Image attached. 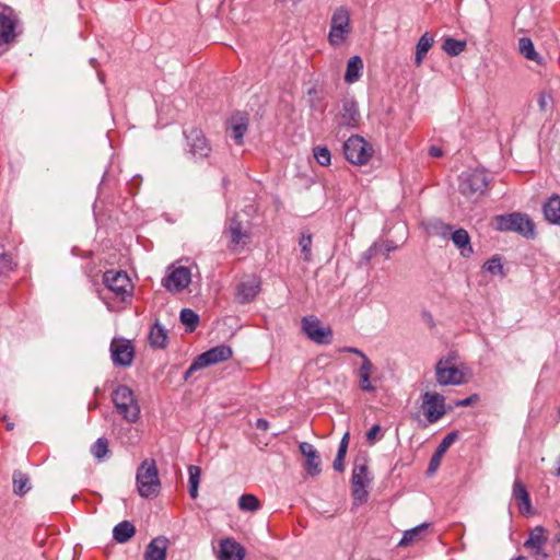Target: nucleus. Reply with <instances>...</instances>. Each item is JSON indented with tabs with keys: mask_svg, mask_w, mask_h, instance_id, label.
Here are the masks:
<instances>
[{
	"mask_svg": "<svg viewBox=\"0 0 560 560\" xmlns=\"http://www.w3.org/2000/svg\"><path fill=\"white\" fill-rule=\"evenodd\" d=\"M489 184V175L483 170L464 172L458 177L459 192L471 201H477L485 196Z\"/></svg>",
	"mask_w": 560,
	"mask_h": 560,
	"instance_id": "obj_1",
	"label": "nucleus"
},
{
	"mask_svg": "<svg viewBox=\"0 0 560 560\" xmlns=\"http://www.w3.org/2000/svg\"><path fill=\"white\" fill-rule=\"evenodd\" d=\"M137 487L142 498H154L159 494L161 482L154 459H144L137 469Z\"/></svg>",
	"mask_w": 560,
	"mask_h": 560,
	"instance_id": "obj_2",
	"label": "nucleus"
},
{
	"mask_svg": "<svg viewBox=\"0 0 560 560\" xmlns=\"http://www.w3.org/2000/svg\"><path fill=\"white\" fill-rule=\"evenodd\" d=\"M112 399L117 412L128 422L139 419L140 407L133 392L127 385H119L113 392Z\"/></svg>",
	"mask_w": 560,
	"mask_h": 560,
	"instance_id": "obj_3",
	"label": "nucleus"
},
{
	"mask_svg": "<svg viewBox=\"0 0 560 560\" xmlns=\"http://www.w3.org/2000/svg\"><path fill=\"white\" fill-rule=\"evenodd\" d=\"M495 229L502 232H515L523 236H534L535 225L527 214L513 212L494 218Z\"/></svg>",
	"mask_w": 560,
	"mask_h": 560,
	"instance_id": "obj_4",
	"label": "nucleus"
},
{
	"mask_svg": "<svg viewBox=\"0 0 560 560\" xmlns=\"http://www.w3.org/2000/svg\"><path fill=\"white\" fill-rule=\"evenodd\" d=\"M370 483L368 459L365 457L355 458L351 477V490L355 503L366 502L369 497L366 488Z\"/></svg>",
	"mask_w": 560,
	"mask_h": 560,
	"instance_id": "obj_5",
	"label": "nucleus"
},
{
	"mask_svg": "<svg viewBox=\"0 0 560 560\" xmlns=\"http://www.w3.org/2000/svg\"><path fill=\"white\" fill-rule=\"evenodd\" d=\"M233 354L232 349L229 346L220 345L211 348L210 350L199 354L190 364L188 370L184 374V378L188 380L194 375L195 372L207 368L212 364H217L230 359Z\"/></svg>",
	"mask_w": 560,
	"mask_h": 560,
	"instance_id": "obj_6",
	"label": "nucleus"
},
{
	"mask_svg": "<svg viewBox=\"0 0 560 560\" xmlns=\"http://www.w3.org/2000/svg\"><path fill=\"white\" fill-rule=\"evenodd\" d=\"M343 153L350 163L364 165L372 158L374 149L363 137L355 135L343 143Z\"/></svg>",
	"mask_w": 560,
	"mask_h": 560,
	"instance_id": "obj_7",
	"label": "nucleus"
},
{
	"mask_svg": "<svg viewBox=\"0 0 560 560\" xmlns=\"http://www.w3.org/2000/svg\"><path fill=\"white\" fill-rule=\"evenodd\" d=\"M351 32L350 12L346 7H338L330 20L328 42L331 46H340Z\"/></svg>",
	"mask_w": 560,
	"mask_h": 560,
	"instance_id": "obj_8",
	"label": "nucleus"
},
{
	"mask_svg": "<svg viewBox=\"0 0 560 560\" xmlns=\"http://www.w3.org/2000/svg\"><path fill=\"white\" fill-rule=\"evenodd\" d=\"M103 282L121 302L131 298L133 287L126 271L107 270L103 276Z\"/></svg>",
	"mask_w": 560,
	"mask_h": 560,
	"instance_id": "obj_9",
	"label": "nucleus"
},
{
	"mask_svg": "<svg viewBox=\"0 0 560 560\" xmlns=\"http://www.w3.org/2000/svg\"><path fill=\"white\" fill-rule=\"evenodd\" d=\"M455 355L441 358L435 365L436 382L442 386L464 383V373L454 363Z\"/></svg>",
	"mask_w": 560,
	"mask_h": 560,
	"instance_id": "obj_10",
	"label": "nucleus"
},
{
	"mask_svg": "<svg viewBox=\"0 0 560 560\" xmlns=\"http://www.w3.org/2000/svg\"><path fill=\"white\" fill-rule=\"evenodd\" d=\"M302 330L308 339L318 345H329L332 341V330L324 326L316 316H305L302 318Z\"/></svg>",
	"mask_w": 560,
	"mask_h": 560,
	"instance_id": "obj_11",
	"label": "nucleus"
},
{
	"mask_svg": "<svg viewBox=\"0 0 560 560\" xmlns=\"http://www.w3.org/2000/svg\"><path fill=\"white\" fill-rule=\"evenodd\" d=\"M421 409L429 423L438 422L446 413L444 396L425 392L422 395Z\"/></svg>",
	"mask_w": 560,
	"mask_h": 560,
	"instance_id": "obj_12",
	"label": "nucleus"
},
{
	"mask_svg": "<svg viewBox=\"0 0 560 560\" xmlns=\"http://www.w3.org/2000/svg\"><path fill=\"white\" fill-rule=\"evenodd\" d=\"M20 21L12 15L0 12V47H9L22 34Z\"/></svg>",
	"mask_w": 560,
	"mask_h": 560,
	"instance_id": "obj_13",
	"label": "nucleus"
},
{
	"mask_svg": "<svg viewBox=\"0 0 560 560\" xmlns=\"http://www.w3.org/2000/svg\"><path fill=\"white\" fill-rule=\"evenodd\" d=\"M188 152L197 160L208 158L211 147L200 129L192 128L185 133Z\"/></svg>",
	"mask_w": 560,
	"mask_h": 560,
	"instance_id": "obj_14",
	"label": "nucleus"
},
{
	"mask_svg": "<svg viewBox=\"0 0 560 560\" xmlns=\"http://www.w3.org/2000/svg\"><path fill=\"white\" fill-rule=\"evenodd\" d=\"M110 355L114 365L129 366L135 358V349L131 341L126 339H113L110 343Z\"/></svg>",
	"mask_w": 560,
	"mask_h": 560,
	"instance_id": "obj_15",
	"label": "nucleus"
},
{
	"mask_svg": "<svg viewBox=\"0 0 560 560\" xmlns=\"http://www.w3.org/2000/svg\"><path fill=\"white\" fill-rule=\"evenodd\" d=\"M361 115L359 112L358 103L353 98L342 100L341 109L336 117L337 126L358 128L360 125Z\"/></svg>",
	"mask_w": 560,
	"mask_h": 560,
	"instance_id": "obj_16",
	"label": "nucleus"
},
{
	"mask_svg": "<svg viewBox=\"0 0 560 560\" xmlns=\"http://www.w3.org/2000/svg\"><path fill=\"white\" fill-rule=\"evenodd\" d=\"M546 542V529L542 526H536L530 530L528 538L524 542V547L528 549L537 560H545L548 557L544 551Z\"/></svg>",
	"mask_w": 560,
	"mask_h": 560,
	"instance_id": "obj_17",
	"label": "nucleus"
},
{
	"mask_svg": "<svg viewBox=\"0 0 560 560\" xmlns=\"http://www.w3.org/2000/svg\"><path fill=\"white\" fill-rule=\"evenodd\" d=\"M450 234L452 242L459 249L463 257H469L472 255L474 249L470 244V236L465 229H457L453 231L452 225H445L442 235L445 237Z\"/></svg>",
	"mask_w": 560,
	"mask_h": 560,
	"instance_id": "obj_18",
	"label": "nucleus"
},
{
	"mask_svg": "<svg viewBox=\"0 0 560 560\" xmlns=\"http://www.w3.org/2000/svg\"><path fill=\"white\" fill-rule=\"evenodd\" d=\"M190 280V270L186 267H177L167 276L163 284L168 291L178 292L186 289Z\"/></svg>",
	"mask_w": 560,
	"mask_h": 560,
	"instance_id": "obj_19",
	"label": "nucleus"
},
{
	"mask_svg": "<svg viewBox=\"0 0 560 560\" xmlns=\"http://www.w3.org/2000/svg\"><path fill=\"white\" fill-rule=\"evenodd\" d=\"M300 452L305 456V470L306 472L314 477L320 474V457L316 448L307 442H302L299 445Z\"/></svg>",
	"mask_w": 560,
	"mask_h": 560,
	"instance_id": "obj_20",
	"label": "nucleus"
},
{
	"mask_svg": "<svg viewBox=\"0 0 560 560\" xmlns=\"http://www.w3.org/2000/svg\"><path fill=\"white\" fill-rule=\"evenodd\" d=\"M244 557V547L233 538H225L220 541L219 560H243Z\"/></svg>",
	"mask_w": 560,
	"mask_h": 560,
	"instance_id": "obj_21",
	"label": "nucleus"
},
{
	"mask_svg": "<svg viewBox=\"0 0 560 560\" xmlns=\"http://www.w3.org/2000/svg\"><path fill=\"white\" fill-rule=\"evenodd\" d=\"M458 439V432L452 431L450 432L438 445L434 454L432 455L429 467H428V474L433 475L439 466L441 465V459L443 455L446 453V451L451 447V445Z\"/></svg>",
	"mask_w": 560,
	"mask_h": 560,
	"instance_id": "obj_22",
	"label": "nucleus"
},
{
	"mask_svg": "<svg viewBox=\"0 0 560 560\" xmlns=\"http://www.w3.org/2000/svg\"><path fill=\"white\" fill-rule=\"evenodd\" d=\"M260 292V281L256 278L242 281L236 287V300L246 304L252 302Z\"/></svg>",
	"mask_w": 560,
	"mask_h": 560,
	"instance_id": "obj_23",
	"label": "nucleus"
},
{
	"mask_svg": "<svg viewBox=\"0 0 560 560\" xmlns=\"http://www.w3.org/2000/svg\"><path fill=\"white\" fill-rule=\"evenodd\" d=\"M512 498L517 503L520 513L523 515L532 514V502L526 486L520 479L513 483Z\"/></svg>",
	"mask_w": 560,
	"mask_h": 560,
	"instance_id": "obj_24",
	"label": "nucleus"
},
{
	"mask_svg": "<svg viewBox=\"0 0 560 560\" xmlns=\"http://www.w3.org/2000/svg\"><path fill=\"white\" fill-rule=\"evenodd\" d=\"M228 232L233 245L232 249L238 245L244 246L249 242L250 236L248 231L244 229L243 223L236 217L230 220Z\"/></svg>",
	"mask_w": 560,
	"mask_h": 560,
	"instance_id": "obj_25",
	"label": "nucleus"
},
{
	"mask_svg": "<svg viewBox=\"0 0 560 560\" xmlns=\"http://www.w3.org/2000/svg\"><path fill=\"white\" fill-rule=\"evenodd\" d=\"M168 539L164 536L153 538L147 546L144 560H165Z\"/></svg>",
	"mask_w": 560,
	"mask_h": 560,
	"instance_id": "obj_26",
	"label": "nucleus"
},
{
	"mask_svg": "<svg viewBox=\"0 0 560 560\" xmlns=\"http://www.w3.org/2000/svg\"><path fill=\"white\" fill-rule=\"evenodd\" d=\"M230 122L231 138L237 145H242L244 135L248 128V118L246 114L237 113L236 115H233Z\"/></svg>",
	"mask_w": 560,
	"mask_h": 560,
	"instance_id": "obj_27",
	"label": "nucleus"
},
{
	"mask_svg": "<svg viewBox=\"0 0 560 560\" xmlns=\"http://www.w3.org/2000/svg\"><path fill=\"white\" fill-rule=\"evenodd\" d=\"M374 372V365L371 360H364L358 371L359 388L362 392L374 393L376 387L371 383V375Z\"/></svg>",
	"mask_w": 560,
	"mask_h": 560,
	"instance_id": "obj_28",
	"label": "nucleus"
},
{
	"mask_svg": "<svg viewBox=\"0 0 560 560\" xmlns=\"http://www.w3.org/2000/svg\"><path fill=\"white\" fill-rule=\"evenodd\" d=\"M545 219L552 224H560V196L553 194L542 206Z\"/></svg>",
	"mask_w": 560,
	"mask_h": 560,
	"instance_id": "obj_29",
	"label": "nucleus"
},
{
	"mask_svg": "<svg viewBox=\"0 0 560 560\" xmlns=\"http://www.w3.org/2000/svg\"><path fill=\"white\" fill-rule=\"evenodd\" d=\"M13 493L18 497L25 495L32 488L31 478L22 470H14L12 475Z\"/></svg>",
	"mask_w": 560,
	"mask_h": 560,
	"instance_id": "obj_30",
	"label": "nucleus"
},
{
	"mask_svg": "<svg viewBox=\"0 0 560 560\" xmlns=\"http://www.w3.org/2000/svg\"><path fill=\"white\" fill-rule=\"evenodd\" d=\"M167 330L159 320H155L149 334L150 345L154 348L164 349L167 346Z\"/></svg>",
	"mask_w": 560,
	"mask_h": 560,
	"instance_id": "obj_31",
	"label": "nucleus"
},
{
	"mask_svg": "<svg viewBox=\"0 0 560 560\" xmlns=\"http://www.w3.org/2000/svg\"><path fill=\"white\" fill-rule=\"evenodd\" d=\"M136 534V527L129 521L118 523L113 529V538L118 544L129 541Z\"/></svg>",
	"mask_w": 560,
	"mask_h": 560,
	"instance_id": "obj_32",
	"label": "nucleus"
},
{
	"mask_svg": "<svg viewBox=\"0 0 560 560\" xmlns=\"http://www.w3.org/2000/svg\"><path fill=\"white\" fill-rule=\"evenodd\" d=\"M363 69V61L361 57L353 56L349 59L347 63V70L345 74V81L349 84L357 82Z\"/></svg>",
	"mask_w": 560,
	"mask_h": 560,
	"instance_id": "obj_33",
	"label": "nucleus"
},
{
	"mask_svg": "<svg viewBox=\"0 0 560 560\" xmlns=\"http://www.w3.org/2000/svg\"><path fill=\"white\" fill-rule=\"evenodd\" d=\"M434 43V37L430 33H424L420 39L417 43L416 46V57H415V63L417 66H420L428 54V51L431 49Z\"/></svg>",
	"mask_w": 560,
	"mask_h": 560,
	"instance_id": "obj_34",
	"label": "nucleus"
},
{
	"mask_svg": "<svg viewBox=\"0 0 560 560\" xmlns=\"http://www.w3.org/2000/svg\"><path fill=\"white\" fill-rule=\"evenodd\" d=\"M429 524L423 523L415 528L408 529L404 533L402 538L398 542L399 547L410 546L421 539L422 534L428 529Z\"/></svg>",
	"mask_w": 560,
	"mask_h": 560,
	"instance_id": "obj_35",
	"label": "nucleus"
},
{
	"mask_svg": "<svg viewBox=\"0 0 560 560\" xmlns=\"http://www.w3.org/2000/svg\"><path fill=\"white\" fill-rule=\"evenodd\" d=\"M520 52L528 60L540 61V57L535 50L534 44L529 37H522L518 40Z\"/></svg>",
	"mask_w": 560,
	"mask_h": 560,
	"instance_id": "obj_36",
	"label": "nucleus"
},
{
	"mask_svg": "<svg viewBox=\"0 0 560 560\" xmlns=\"http://www.w3.org/2000/svg\"><path fill=\"white\" fill-rule=\"evenodd\" d=\"M189 474V495L191 499H197L198 497V488L200 483L201 468L196 465H190L188 467Z\"/></svg>",
	"mask_w": 560,
	"mask_h": 560,
	"instance_id": "obj_37",
	"label": "nucleus"
},
{
	"mask_svg": "<svg viewBox=\"0 0 560 560\" xmlns=\"http://www.w3.org/2000/svg\"><path fill=\"white\" fill-rule=\"evenodd\" d=\"M90 451L95 459L98 462L104 460L110 453L108 440L106 438L97 439Z\"/></svg>",
	"mask_w": 560,
	"mask_h": 560,
	"instance_id": "obj_38",
	"label": "nucleus"
},
{
	"mask_svg": "<svg viewBox=\"0 0 560 560\" xmlns=\"http://www.w3.org/2000/svg\"><path fill=\"white\" fill-rule=\"evenodd\" d=\"M179 318L182 324L186 326V330L189 332H192L199 324L198 314L190 308H183L180 311Z\"/></svg>",
	"mask_w": 560,
	"mask_h": 560,
	"instance_id": "obj_39",
	"label": "nucleus"
},
{
	"mask_svg": "<svg viewBox=\"0 0 560 560\" xmlns=\"http://www.w3.org/2000/svg\"><path fill=\"white\" fill-rule=\"evenodd\" d=\"M465 40H457L452 37L445 38L442 45V49L450 56H458L465 50Z\"/></svg>",
	"mask_w": 560,
	"mask_h": 560,
	"instance_id": "obj_40",
	"label": "nucleus"
},
{
	"mask_svg": "<svg viewBox=\"0 0 560 560\" xmlns=\"http://www.w3.org/2000/svg\"><path fill=\"white\" fill-rule=\"evenodd\" d=\"M238 506L243 511L255 512L259 509L260 503L256 495L254 494H243L238 499Z\"/></svg>",
	"mask_w": 560,
	"mask_h": 560,
	"instance_id": "obj_41",
	"label": "nucleus"
},
{
	"mask_svg": "<svg viewBox=\"0 0 560 560\" xmlns=\"http://www.w3.org/2000/svg\"><path fill=\"white\" fill-rule=\"evenodd\" d=\"M483 269L492 275H504L503 265L499 255H494L488 259L483 265Z\"/></svg>",
	"mask_w": 560,
	"mask_h": 560,
	"instance_id": "obj_42",
	"label": "nucleus"
},
{
	"mask_svg": "<svg viewBox=\"0 0 560 560\" xmlns=\"http://www.w3.org/2000/svg\"><path fill=\"white\" fill-rule=\"evenodd\" d=\"M313 154L317 163L322 166H328L331 161V154L327 147H315Z\"/></svg>",
	"mask_w": 560,
	"mask_h": 560,
	"instance_id": "obj_43",
	"label": "nucleus"
},
{
	"mask_svg": "<svg viewBox=\"0 0 560 560\" xmlns=\"http://www.w3.org/2000/svg\"><path fill=\"white\" fill-rule=\"evenodd\" d=\"M299 245L301 247V252L304 255V260L310 261L312 258V234L307 232H303L299 240Z\"/></svg>",
	"mask_w": 560,
	"mask_h": 560,
	"instance_id": "obj_44",
	"label": "nucleus"
},
{
	"mask_svg": "<svg viewBox=\"0 0 560 560\" xmlns=\"http://www.w3.org/2000/svg\"><path fill=\"white\" fill-rule=\"evenodd\" d=\"M15 264L8 254H0V276L14 270Z\"/></svg>",
	"mask_w": 560,
	"mask_h": 560,
	"instance_id": "obj_45",
	"label": "nucleus"
},
{
	"mask_svg": "<svg viewBox=\"0 0 560 560\" xmlns=\"http://www.w3.org/2000/svg\"><path fill=\"white\" fill-rule=\"evenodd\" d=\"M347 455V451L339 450L337 452L336 458L332 463V467L336 471L342 472L345 470V458Z\"/></svg>",
	"mask_w": 560,
	"mask_h": 560,
	"instance_id": "obj_46",
	"label": "nucleus"
},
{
	"mask_svg": "<svg viewBox=\"0 0 560 560\" xmlns=\"http://www.w3.org/2000/svg\"><path fill=\"white\" fill-rule=\"evenodd\" d=\"M381 432V425L374 424L372 428L366 432V440L370 444H374L377 434Z\"/></svg>",
	"mask_w": 560,
	"mask_h": 560,
	"instance_id": "obj_47",
	"label": "nucleus"
},
{
	"mask_svg": "<svg viewBox=\"0 0 560 560\" xmlns=\"http://www.w3.org/2000/svg\"><path fill=\"white\" fill-rule=\"evenodd\" d=\"M551 101H552V98L550 95H548L546 93H541L538 98V105H539L540 109L544 112L547 110L551 104Z\"/></svg>",
	"mask_w": 560,
	"mask_h": 560,
	"instance_id": "obj_48",
	"label": "nucleus"
},
{
	"mask_svg": "<svg viewBox=\"0 0 560 560\" xmlns=\"http://www.w3.org/2000/svg\"><path fill=\"white\" fill-rule=\"evenodd\" d=\"M341 351L343 352H348V353H354L357 355H359L361 359H362V362L364 360H370L364 352H362L360 349L358 348H354V347H345Z\"/></svg>",
	"mask_w": 560,
	"mask_h": 560,
	"instance_id": "obj_49",
	"label": "nucleus"
},
{
	"mask_svg": "<svg viewBox=\"0 0 560 560\" xmlns=\"http://www.w3.org/2000/svg\"><path fill=\"white\" fill-rule=\"evenodd\" d=\"M477 400H478V395L477 394H472V395H470L469 397H467V398H465L463 400H458L456 402V406L467 407V406L472 405Z\"/></svg>",
	"mask_w": 560,
	"mask_h": 560,
	"instance_id": "obj_50",
	"label": "nucleus"
},
{
	"mask_svg": "<svg viewBox=\"0 0 560 560\" xmlns=\"http://www.w3.org/2000/svg\"><path fill=\"white\" fill-rule=\"evenodd\" d=\"M349 441H350V434L349 432H346L339 443V450H345V451H348V446H349Z\"/></svg>",
	"mask_w": 560,
	"mask_h": 560,
	"instance_id": "obj_51",
	"label": "nucleus"
},
{
	"mask_svg": "<svg viewBox=\"0 0 560 560\" xmlns=\"http://www.w3.org/2000/svg\"><path fill=\"white\" fill-rule=\"evenodd\" d=\"M429 154L432 156V158H441L443 155V151L441 148L439 147H435V145H432L430 149H429Z\"/></svg>",
	"mask_w": 560,
	"mask_h": 560,
	"instance_id": "obj_52",
	"label": "nucleus"
},
{
	"mask_svg": "<svg viewBox=\"0 0 560 560\" xmlns=\"http://www.w3.org/2000/svg\"><path fill=\"white\" fill-rule=\"evenodd\" d=\"M256 428L261 431H267L269 428V422L266 419L260 418L256 421Z\"/></svg>",
	"mask_w": 560,
	"mask_h": 560,
	"instance_id": "obj_53",
	"label": "nucleus"
},
{
	"mask_svg": "<svg viewBox=\"0 0 560 560\" xmlns=\"http://www.w3.org/2000/svg\"><path fill=\"white\" fill-rule=\"evenodd\" d=\"M374 256V247L371 246L362 256L363 259L370 261V259Z\"/></svg>",
	"mask_w": 560,
	"mask_h": 560,
	"instance_id": "obj_54",
	"label": "nucleus"
},
{
	"mask_svg": "<svg viewBox=\"0 0 560 560\" xmlns=\"http://www.w3.org/2000/svg\"><path fill=\"white\" fill-rule=\"evenodd\" d=\"M3 420L7 422V424H5L7 430H9V431L13 430V428H14V423H13V422H9V421L7 420V417H5V416L3 417Z\"/></svg>",
	"mask_w": 560,
	"mask_h": 560,
	"instance_id": "obj_55",
	"label": "nucleus"
},
{
	"mask_svg": "<svg viewBox=\"0 0 560 560\" xmlns=\"http://www.w3.org/2000/svg\"><path fill=\"white\" fill-rule=\"evenodd\" d=\"M555 475H556L557 477H560V456H559V457H558V459H557V469H556Z\"/></svg>",
	"mask_w": 560,
	"mask_h": 560,
	"instance_id": "obj_56",
	"label": "nucleus"
},
{
	"mask_svg": "<svg viewBox=\"0 0 560 560\" xmlns=\"http://www.w3.org/2000/svg\"><path fill=\"white\" fill-rule=\"evenodd\" d=\"M511 560H528V559L526 557H524V556H518V557H516L514 559H511Z\"/></svg>",
	"mask_w": 560,
	"mask_h": 560,
	"instance_id": "obj_57",
	"label": "nucleus"
},
{
	"mask_svg": "<svg viewBox=\"0 0 560 560\" xmlns=\"http://www.w3.org/2000/svg\"><path fill=\"white\" fill-rule=\"evenodd\" d=\"M394 249H395V247H394V246H392V245H388V246H387V252H390V250H394Z\"/></svg>",
	"mask_w": 560,
	"mask_h": 560,
	"instance_id": "obj_58",
	"label": "nucleus"
}]
</instances>
